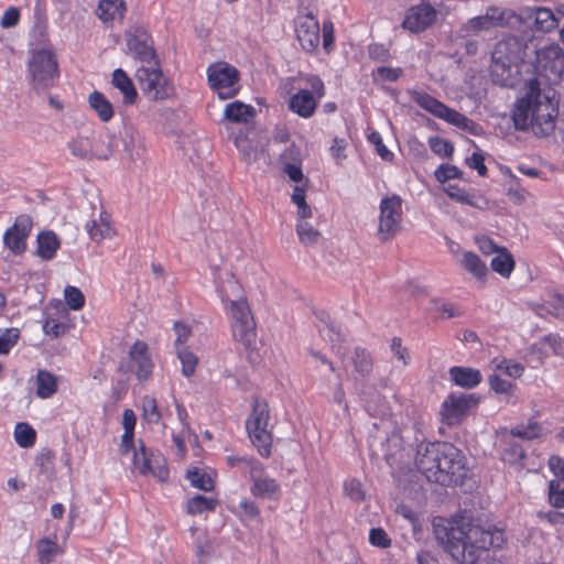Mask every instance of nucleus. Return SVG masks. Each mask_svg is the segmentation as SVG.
<instances>
[{
	"instance_id": "1",
	"label": "nucleus",
	"mask_w": 564,
	"mask_h": 564,
	"mask_svg": "<svg viewBox=\"0 0 564 564\" xmlns=\"http://www.w3.org/2000/svg\"><path fill=\"white\" fill-rule=\"evenodd\" d=\"M433 531L444 551L459 564H478L484 552L501 550L507 543L503 525L462 512L435 519Z\"/></svg>"
},
{
	"instance_id": "2",
	"label": "nucleus",
	"mask_w": 564,
	"mask_h": 564,
	"mask_svg": "<svg viewBox=\"0 0 564 564\" xmlns=\"http://www.w3.org/2000/svg\"><path fill=\"white\" fill-rule=\"evenodd\" d=\"M415 466L429 481L442 486L462 484L468 470L463 452L446 442L419 445Z\"/></svg>"
},
{
	"instance_id": "3",
	"label": "nucleus",
	"mask_w": 564,
	"mask_h": 564,
	"mask_svg": "<svg viewBox=\"0 0 564 564\" xmlns=\"http://www.w3.org/2000/svg\"><path fill=\"white\" fill-rule=\"evenodd\" d=\"M557 108L542 94L538 79H531L523 98L518 100L512 119L519 130L531 129L536 135H549L555 129Z\"/></svg>"
},
{
	"instance_id": "4",
	"label": "nucleus",
	"mask_w": 564,
	"mask_h": 564,
	"mask_svg": "<svg viewBox=\"0 0 564 564\" xmlns=\"http://www.w3.org/2000/svg\"><path fill=\"white\" fill-rule=\"evenodd\" d=\"M228 285L238 295L237 300H230L227 293L221 295V301L228 303V318L232 338L246 349H251L257 343V324L251 307L238 281L231 279Z\"/></svg>"
},
{
	"instance_id": "5",
	"label": "nucleus",
	"mask_w": 564,
	"mask_h": 564,
	"mask_svg": "<svg viewBox=\"0 0 564 564\" xmlns=\"http://www.w3.org/2000/svg\"><path fill=\"white\" fill-rule=\"evenodd\" d=\"M524 52V45L516 36H507L495 45L491 53V73L497 83L505 87L514 85Z\"/></svg>"
},
{
	"instance_id": "6",
	"label": "nucleus",
	"mask_w": 564,
	"mask_h": 564,
	"mask_svg": "<svg viewBox=\"0 0 564 564\" xmlns=\"http://www.w3.org/2000/svg\"><path fill=\"white\" fill-rule=\"evenodd\" d=\"M270 409L265 400L254 399L252 411L246 421V429L252 445L263 458L271 456L272 433L268 430Z\"/></svg>"
},
{
	"instance_id": "7",
	"label": "nucleus",
	"mask_w": 564,
	"mask_h": 564,
	"mask_svg": "<svg viewBox=\"0 0 564 564\" xmlns=\"http://www.w3.org/2000/svg\"><path fill=\"white\" fill-rule=\"evenodd\" d=\"M135 77L142 93L152 101H163L174 97L175 86L162 72L160 61L137 69Z\"/></svg>"
},
{
	"instance_id": "8",
	"label": "nucleus",
	"mask_w": 564,
	"mask_h": 564,
	"mask_svg": "<svg viewBox=\"0 0 564 564\" xmlns=\"http://www.w3.org/2000/svg\"><path fill=\"white\" fill-rule=\"evenodd\" d=\"M410 95L412 100L419 107L432 113L436 118L442 119L459 129L476 133L475 128L477 124L471 119L458 112L457 110L449 108L444 102L440 101L426 91L412 90Z\"/></svg>"
},
{
	"instance_id": "9",
	"label": "nucleus",
	"mask_w": 564,
	"mask_h": 564,
	"mask_svg": "<svg viewBox=\"0 0 564 564\" xmlns=\"http://www.w3.org/2000/svg\"><path fill=\"white\" fill-rule=\"evenodd\" d=\"M206 74L209 87L219 99H231L240 91V73L234 65L215 62L207 67Z\"/></svg>"
},
{
	"instance_id": "10",
	"label": "nucleus",
	"mask_w": 564,
	"mask_h": 564,
	"mask_svg": "<svg viewBox=\"0 0 564 564\" xmlns=\"http://www.w3.org/2000/svg\"><path fill=\"white\" fill-rule=\"evenodd\" d=\"M34 90H46L55 85L58 78V63L54 53L50 50H37L31 55L28 64Z\"/></svg>"
},
{
	"instance_id": "11",
	"label": "nucleus",
	"mask_w": 564,
	"mask_h": 564,
	"mask_svg": "<svg viewBox=\"0 0 564 564\" xmlns=\"http://www.w3.org/2000/svg\"><path fill=\"white\" fill-rule=\"evenodd\" d=\"M402 198L392 194L384 196L379 205V224L377 235L381 242L394 238L402 228Z\"/></svg>"
},
{
	"instance_id": "12",
	"label": "nucleus",
	"mask_w": 564,
	"mask_h": 564,
	"mask_svg": "<svg viewBox=\"0 0 564 564\" xmlns=\"http://www.w3.org/2000/svg\"><path fill=\"white\" fill-rule=\"evenodd\" d=\"M306 82L311 89H300L290 97L288 102L290 111L304 119L314 116L319 100L326 94L324 82L318 75L308 76Z\"/></svg>"
},
{
	"instance_id": "13",
	"label": "nucleus",
	"mask_w": 564,
	"mask_h": 564,
	"mask_svg": "<svg viewBox=\"0 0 564 564\" xmlns=\"http://www.w3.org/2000/svg\"><path fill=\"white\" fill-rule=\"evenodd\" d=\"M132 467L142 476H153L161 482H166L170 471L166 459L160 451L148 448L142 441L134 448Z\"/></svg>"
},
{
	"instance_id": "14",
	"label": "nucleus",
	"mask_w": 564,
	"mask_h": 564,
	"mask_svg": "<svg viewBox=\"0 0 564 564\" xmlns=\"http://www.w3.org/2000/svg\"><path fill=\"white\" fill-rule=\"evenodd\" d=\"M124 37L127 47L135 59L148 64L159 61L149 29L135 25L126 32Z\"/></svg>"
},
{
	"instance_id": "15",
	"label": "nucleus",
	"mask_w": 564,
	"mask_h": 564,
	"mask_svg": "<svg viewBox=\"0 0 564 564\" xmlns=\"http://www.w3.org/2000/svg\"><path fill=\"white\" fill-rule=\"evenodd\" d=\"M478 399L474 394L453 392L443 401L440 415L442 423L454 426L462 423L471 408L476 406Z\"/></svg>"
},
{
	"instance_id": "16",
	"label": "nucleus",
	"mask_w": 564,
	"mask_h": 564,
	"mask_svg": "<svg viewBox=\"0 0 564 564\" xmlns=\"http://www.w3.org/2000/svg\"><path fill=\"white\" fill-rule=\"evenodd\" d=\"M72 155L82 160H107L111 149L102 138L77 135L67 143Z\"/></svg>"
},
{
	"instance_id": "17",
	"label": "nucleus",
	"mask_w": 564,
	"mask_h": 564,
	"mask_svg": "<svg viewBox=\"0 0 564 564\" xmlns=\"http://www.w3.org/2000/svg\"><path fill=\"white\" fill-rule=\"evenodd\" d=\"M33 227L32 218L22 214L15 217L14 223L3 234V245L13 254H22L28 247L26 240Z\"/></svg>"
},
{
	"instance_id": "18",
	"label": "nucleus",
	"mask_w": 564,
	"mask_h": 564,
	"mask_svg": "<svg viewBox=\"0 0 564 564\" xmlns=\"http://www.w3.org/2000/svg\"><path fill=\"white\" fill-rule=\"evenodd\" d=\"M252 473L249 475L252 482L250 492L253 497L268 500H280L282 489L276 479L264 474L261 463H252Z\"/></svg>"
},
{
	"instance_id": "19",
	"label": "nucleus",
	"mask_w": 564,
	"mask_h": 564,
	"mask_svg": "<svg viewBox=\"0 0 564 564\" xmlns=\"http://www.w3.org/2000/svg\"><path fill=\"white\" fill-rule=\"evenodd\" d=\"M128 356L130 359L129 368L137 379L140 382L150 380L154 370V361L149 345L144 340H135L130 347Z\"/></svg>"
},
{
	"instance_id": "20",
	"label": "nucleus",
	"mask_w": 564,
	"mask_h": 564,
	"mask_svg": "<svg viewBox=\"0 0 564 564\" xmlns=\"http://www.w3.org/2000/svg\"><path fill=\"white\" fill-rule=\"evenodd\" d=\"M437 19L435 8L426 3L412 6L406 10L402 26L412 33H421L431 28Z\"/></svg>"
},
{
	"instance_id": "21",
	"label": "nucleus",
	"mask_w": 564,
	"mask_h": 564,
	"mask_svg": "<svg viewBox=\"0 0 564 564\" xmlns=\"http://www.w3.org/2000/svg\"><path fill=\"white\" fill-rule=\"evenodd\" d=\"M295 33L305 52L314 53L318 48L321 26L313 14L307 13L297 18Z\"/></svg>"
},
{
	"instance_id": "22",
	"label": "nucleus",
	"mask_w": 564,
	"mask_h": 564,
	"mask_svg": "<svg viewBox=\"0 0 564 564\" xmlns=\"http://www.w3.org/2000/svg\"><path fill=\"white\" fill-rule=\"evenodd\" d=\"M257 110L252 105L235 100L227 104L224 108L223 120L229 123L242 124L245 127L254 126Z\"/></svg>"
},
{
	"instance_id": "23",
	"label": "nucleus",
	"mask_w": 564,
	"mask_h": 564,
	"mask_svg": "<svg viewBox=\"0 0 564 564\" xmlns=\"http://www.w3.org/2000/svg\"><path fill=\"white\" fill-rule=\"evenodd\" d=\"M55 313L47 312L43 321V332L52 338H59L68 329L69 314L61 302L52 304Z\"/></svg>"
},
{
	"instance_id": "24",
	"label": "nucleus",
	"mask_w": 564,
	"mask_h": 564,
	"mask_svg": "<svg viewBox=\"0 0 564 564\" xmlns=\"http://www.w3.org/2000/svg\"><path fill=\"white\" fill-rule=\"evenodd\" d=\"M85 230L89 238L97 243L105 239H111L117 235L111 215L106 210L100 212L98 219L87 221Z\"/></svg>"
},
{
	"instance_id": "25",
	"label": "nucleus",
	"mask_w": 564,
	"mask_h": 564,
	"mask_svg": "<svg viewBox=\"0 0 564 564\" xmlns=\"http://www.w3.org/2000/svg\"><path fill=\"white\" fill-rule=\"evenodd\" d=\"M127 12L124 0H100L98 2L96 14L105 23L111 24L113 21H123Z\"/></svg>"
},
{
	"instance_id": "26",
	"label": "nucleus",
	"mask_w": 564,
	"mask_h": 564,
	"mask_svg": "<svg viewBox=\"0 0 564 564\" xmlns=\"http://www.w3.org/2000/svg\"><path fill=\"white\" fill-rule=\"evenodd\" d=\"M111 85L122 94V102L127 106L135 104L138 91L132 79L122 68H116L111 75Z\"/></svg>"
},
{
	"instance_id": "27",
	"label": "nucleus",
	"mask_w": 564,
	"mask_h": 564,
	"mask_svg": "<svg viewBox=\"0 0 564 564\" xmlns=\"http://www.w3.org/2000/svg\"><path fill=\"white\" fill-rule=\"evenodd\" d=\"M35 392L40 399H50L58 390V377L46 369H39L35 376Z\"/></svg>"
},
{
	"instance_id": "28",
	"label": "nucleus",
	"mask_w": 564,
	"mask_h": 564,
	"mask_svg": "<svg viewBox=\"0 0 564 564\" xmlns=\"http://www.w3.org/2000/svg\"><path fill=\"white\" fill-rule=\"evenodd\" d=\"M37 256L45 261H50L55 258L57 250L61 247V240L54 231H42L36 238Z\"/></svg>"
},
{
	"instance_id": "29",
	"label": "nucleus",
	"mask_w": 564,
	"mask_h": 564,
	"mask_svg": "<svg viewBox=\"0 0 564 564\" xmlns=\"http://www.w3.org/2000/svg\"><path fill=\"white\" fill-rule=\"evenodd\" d=\"M528 18L533 20L532 29L535 32L547 33L557 26V19L549 8H533Z\"/></svg>"
},
{
	"instance_id": "30",
	"label": "nucleus",
	"mask_w": 564,
	"mask_h": 564,
	"mask_svg": "<svg viewBox=\"0 0 564 564\" xmlns=\"http://www.w3.org/2000/svg\"><path fill=\"white\" fill-rule=\"evenodd\" d=\"M462 267L470 273L480 284L485 285L488 275V268L480 257L473 252L466 251L460 259Z\"/></svg>"
},
{
	"instance_id": "31",
	"label": "nucleus",
	"mask_w": 564,
	"mask_h": 564,
	"mask_svg": "<svg viewBox=\"0 0 564 564\" xmlns=\"http://www.w3.org/2000/svg\"><path fill=\"white\" fill-rule=\"evenodd\" d=\"M452 381L459 387L471 389L481 382L479 370L468 367L454 366L449 369Z\"/></svg>"
},
{
	"instance_id": "32",
	"label": "nucleus",
	"mask_w": 564,
	"mask_h": 564,
	"mask_svg": "<svg viewBox=\"0 0 564 564\" xmlns=\"http://www.w3.org/2000/svg\"><path fill=\"white\" fill-rule=\"evenodd\" d=\"M87 101L100 121L109 122L113 118V106L102 93L94 90L89 94Z\"/></svg>"
},
{
	"instance_id": "33",
	"label": "nucleus",
	"mask_w": 564,
	"mask_h": 564,
	"mask_svg": "<svg viewBox=\"0 0 564 564\" xmlns=\"http://www.w3.org/2000/svg\"><path fill=\"white\" fill-rule=\"evenodd\" d=\"M490 267L496 273L508 279L516 268V261L511 252L506 247H501L491 259Z\"/></svg>"
},
{
	"instance_id": "34",
	"label": "nucleus",
	"mask_w": 564,
	"mask_h": 564,
	"mask_svg": "<svg viewBox=\"0 0 564 564\" xmlns=\"http://www.w3.org/2000/svg\"><path fill=\"white\" fill-rule=\"evenodd\" d=\"M37 561L40 564H51L54 558L63 553L55 539L43 538L40 539L36 544Z\"/></svg>"
},
{
	"instance_id": "35",
	"label": "nucleus",
	"mask_w": 564,
	"mask_h": 564,
	"mask_svg": "<svg viewBox=\"0 0 564 564\" xmlns=\"http://www.w3.org/2000/svg\"><path fill=\"white\" fill-rule=\"evenodd\" d=\"M218 499L195 495L186 502V512L192 516L202 514L204 512H214L217 508Z\"/></svg>"
},
{
	"instance_id": "36",
	"label": "nucleus",
	"mask_w": 564,
	"mask_h": 564,
	"mask_svg": "<svg viewBox=\"0 0 564 564\" xmlns=\"http://www.w3.org/2000/svg\"><path fill=\"white\" fill-rule=\"evenodd\" d=\"M487 9L495 28H507L520 22V17L511 9L495 6Z\"/></svg>"
},
{
	"instance_id": "37",
	"label": "nucleus",
	"mask_w": 564,
	"mask_h": 564,
	"mask_svg": "<svg viewBox=\"0 0 564 564\" xmlns=\"http://www.w3.org/2000/svg\"><path fill=\"white\" fill-rule=\"evenodd\" d=\"M216 474L206 473L202 469L194 468L187 471V479L194 488L203 491H213L215 489Z\"/></svg>"
},
{
	"instance_id": "38",
	"label": "nucleus",
	"mask_w": 564,
	"mask_h": 564,
	"mask_svg": "<svg viewBox=\"0 0 564 564\" xmlns=\"http://www.w3.org/2000/svg\"><path fill=\"white\" fill-rule=\"evenodd\" d=\"M175 352L182 366V375L186 378L193 377L198 366V357L192 351L189 346L176 348Z\"/></svg>"
},
{
	"instance_id": "39",
	"label": "nucleus",
	"mask_w": 564,
	"mask_h": 564,
	"mask_svg": "<svg viewBox=\"0 0 564 564\" xmlns=\"http://www.w3.org/2000/svg\"><path fill=\"white\" fill-rule=\"evenodd\" d=\"M402 443V437L397 433L387 438L388 449L384 453V459L390 466L395 465L403 458L404 447Z\"/></svg>"
},
{
	"instance_id": "40",
	"label": "nucleus",
	"mask_w": 564,
	"mask_h": 564,
	"mask_svg": "<svg viewBox=\"0 0 564 564\" xmlns=\"http://www.w3.org/2000/svg\"><path fill=\"white\" fill-rule=\"evenodd\" d=\"M13 435L17 444L22 448L32 447L36 442L35 430L25 422L17 423Z\"/></svg>"
},
{
	"instance_id": "41",
	"label": "nucleus",
	"mask_w": 564,
	"mask_h": 564,
	"mask_svg": "<svg viewBox=\"0 0 564 564\" xmlns=\"http://www.w3.org/2000/svg\"><path fill=\"white\" fill-rule=\"evenodd\" d=\"M291 200L297 207V216L301 219H307L312 217V208L306 203V185H296L293 188Z\"/></svg>"
},
{
	"instance_id": "42",
	"label": "nucleus",
	"mask_w": 564,
	"mask_h": 564,
	"mask_svg": "<svg viewBox=\"0 0 564 564\" xmlns=\"http://www.w3.org/2000/svg\"><path fill=\"white\" fill-rule=\"evenodd\" d=\"M254 130V126L246 127L245 129H240L234 137V144L242 154V156L247 160L251 158V154L254 150L253 143L249 138V132Z\"/></svg>"
},
{
	"instance_id": "43",
	"label": "nucleus",
	"mask_w": 564,
	"mask_h": 564,
	"mask_svg": "<svg viewBox=\"0 0 564 564\" xmlns=\"http://www.w3.org/2000/svg\"><path fill=\"white\" fill-rule=\"evenodd\" d=\"M296 234L300 241L306 246L317 243L321 238V232L314 229L313 226L306 221V219L301 218L296 224Z\"/></svg>"
},
{
	"instance_id": "44",
	"label": "nucleus",
	"mask_w": 564,
	"mask_h": 564,
	"mask_svg": "<svg viewBox=\"0 0 564 564\" xmlns=\"http://www.w3.org/2000/svg\"><path fill=\"white\" fill-rule=\"evenodd\" d=\"M496 365V369L503 372L506 376L511 377L513 379H518L524 373V366L513 359L501 358L494 359Z\"/></svg>"
},
{
	"instance_id": "45",
	"label": "nucleus",
	"mask_w": 564,
	"mask_h": 564,
	"mask_svg": "<svg viewBox=\"0 0 564 564\" xmlns=\"http://www.w3.org/2000/svg\"><path fill=\"white\" fill-rule=\"evenodd\" d=\"M355 370L361 376H367L372 370V357L366 349L357 347L352 357Z\"/></svg>"
},
{
	"instance_id": "46",
	"label": "nucleus",
	"mask_w": 564,
	"mask_h": 564,
	"mask_svg": "<svg viewBox=\"0 0 564 564\" xmlns=\"http://www.w3.org/2000/svg\"><path fill=\"white\" fill-rule=\"evenodd\" d=\"M142 416L151 424H158L161 421L162 415L154 397L144 395L142 398Z\"/></svg>"
},
{
	"instance_id": "47",
	"label": "nucleus",
	"mask_w": 564,
	"mask_h": 564,
	"mask_svg": "<svg viewBox=\"0 0 564 564\" xmlns=\"http://www.w3.org/2000/svg\"><path fill=\"white\" fill-rule=\"evenodd\" d=\"M319 323L317 324V329L319 335L326 340L332 343L333 345L339 340V333L335 329L334 325L330 322V317L326 313H321L318 315Z\"/></svg>"
},
{
	"instance_id": "48",
	"label": "nucleus",
	"mask_w": 564,
	"mask_h": 564,
	"mask_svg": "<svg viewBox=\"0 0 564 564\" xmlns=\"http://www.w3.org/2000/svg\"><path fill=\"white\" fill-rule=\"evenodd\" d=\"M492 28H495V26H494V23L491 22L490 14H489L488 9H487L485 14L478 15V17H474V18L469 19L464 24L463 29L467 33L476 34V33H478L480 31H488V30H490Z\"/></svg>"
},
{
	"instance_id": "49",
	"label": "nucleus",
	"mask_w": 564,
	"mask_h": 564,
	"mask_svg": "<svg viewBox=\"0 0 564 564\" xmlns=\"http://www.w3.org/2000/svg\"><path fill=\"white\" fill-rule=\"evenodd\" d=\"M542 426L539 422L530 420L527 424H520L512 429L511 434L523 438L533 440L541 435Z\"/></svg>"
},
{
	"instance_id": "50",
	"label": "nucleus",
	"mask_w": 564,
	"mask_h": 564,
	"mask_svg": "<svg viewBox=\"0 0 564 564\" xmlns=\"http://www.w3.org/2000/svg\"><path fill=\"white\" fill-rule=\"evenodd\" d=\"M431 151L440 158H451L454 153V145L451 141L438 135L429 139Z\"/></svg>"
},
{
	"instance_id": "51",
	"label": "nucleus",
	"mask_w": 564,
	"mask_h": 564,
	"mask_svg": "<svg viewBox=\"0 0 564 564\" xmlns=\"http://www.w3.org/2000/svg\"><path fill=\"white\" fill-rule=\"evenodd\" d=\"M20 338V329L15 327L6 328L0 333V355H8L17 345Z\"/></svg>"
},
{
	"instance_id": "52",
	"label": "nucleus",
	"mask_w": 564,
	"mask_h": 564,
	"mask_svg": "<svg viewBox=\"0 0 564 564\" xmlns=\"http://www.w3.org/2000/svg\"><path fill=\"white\" fill-rule=\"evenodd\" d=\"M64 299L73 311H78L85 305V296L77 286L67 285L64 290Z\"/></svg>"
},
{
	"instance_id": "53",
	"label": "nucleus",
	"mask_w": 564,
	"mask_h": 564,
	"mask_svg": "<svg viewBox=\"0 0 564 564\" xmlns=\"http://www.w3.org/2000/svg\"><path fill=\"white\" fill-rule=\"evenodd\" d=\"M489 387L497 394H511L514 392L517 386L511 381L502 379L498 375H491L488 378Z\"/></svg>"
},
{
	"instance_id": "54",
	"label": "nucleus",
	"mask_w": 564,
	"mask_h": 564,
	"mask_svg": "<svg viewBox=\"0 0 564 564\" xmlns=\"http://www.w3.org/2000/svg\"><path fill=\"white\" fill-rule=\"evenodd\" d=\"M173 330L175 332V340L174 348L187 347V341L192 336V327L183 322H175L173 325Z\"/></svg>"
},
{
	"instance_id": "55",
	"label": "nucleus",
	"mask_w": 564,
	"mask_h": 564,
	"mask_svg": "<svg viewBox=\"0 0 564 564\" xmlns=\"http://www.w3.org/2000/svg\"><path fill=\"white\" fill-rule=\"evenodd\" d=\"M549 502L557 509L564 508V489L557 479L549 482Z\"/></svg>"
},
{
	"instance_id": "56",
	"label": "nucleus",
	"mask_w": 564,
	"mask_h": 564,
	"mask_svg": "<svg viewBox=\"0 0 564 564\" xmlns=\"http://www.w3.org/2000/svg\"><path fill=\"white\" fill-rule=\"evenodd\" d=\"M434 176L440 183H445L449 180L459 178L462 176V171L455 165L441 164L435 170Z\"/></svg>"
},
{
	"instance_id": "57",
	"label": "nucleus",
	"mask_w": 564,
	"mask_h": 564,
	"mask_svg": "<svg viewBox=\"0 0 564 564\" xmlns=\"http://www.w3.org/2000/svg\"><path fill=\"white\" fill-rule=\"evenodd\" d=\"M345 494L354 501L360 502L365 499V491L360 480L356 478L348 479L344 484Z\"/></svg>"
},
{
	"instance_id": "58",
	"label": "nucleus",
	"mask_w": 564,
	"mask_h": 564,
	"mask_svg": "<svg viewBox=\"0 0 564 564\" xmlns=\"http://www.w3.org/2000/svg\"><path fill=\"white\" fill-rule=\"evenodd\" d=\"M445 192L448 195V197L455 202L467 204L470 206L475 205L474 196H471L469 193H467L465 189L460 188L457 185L449 184L445 188Z\"/></svg>"
},
{
	"instance_id": "59",
	"label": "nucleus",
	"mask_w": 564,
	"mask_h": 564,
	"mask_svg": "<svg viewBox=\"0 0 564 564\" xmlns=\"http://www.w3.org/2000/svg\"><path fill=\"white\" fill-rule=\"evenodd\" d=\"M369 542L372 546L388 549L391 546V539L382 528H372L369 532Z\"/></svg>"
},
{
	"instance_id": "60",
	"label": "nucleus",
	"mask_w": 564,
	"mask_h": 564,
	"mask_svg": "<svg viewBox=\"0 0 564 564\" xmlns=\"http://www.w3.org/2000/svg\"><path fill=\"white\" fill-rule=\"evenodd\" d=\"M347 147V141L343 138H334L333 143L329 148V152L332 158L336 161L338 165H340L344 160H346L347 155L345 153Z\"/></svg>"
},
{
	"instance_id": "61",
	"label": "nucleus",
	"mask_w": 564,
	"mask_h": 564,
	"mask_svg": "<svg viewBox=\"0 0 564 564\" xmlns=\"http://www.w3.org/2000/svg\"><path fill=\"white\" fill-rule=\"evenodd\" d=\"M55 454L52 449H42L35 457V464L43 473L53 469Z\"/></svg>"
},
{
	"instance_id": "62",
	"label": "nucleus",
	"mask_w": 564,
	"mask_h": 564,
	"mask_svg": "<svg viewBox=\"0 0 564 564\" xmlns=\"http://www.w3.org/2000/svg\"><path fill=\"white\" fill-rule=\"evenodd\" d=\"M323 47L324 50L329 53L333 50V45L335 42V28L332 20H325L323 22Z\"/></svg>"
},
{
	"instance_id": "63",
	"label": "nucleus",
	"mask_w": 564,
	"mask_h": 564,
	"mask_svg": "<svg viewBox=\"0 0 564 564\" xmlns=\"http://www.w3.org/2000/svg\"><path fill=\"white\" fill-rule=\"evenodd\" d=\"M466 164L469 169L476 170L480 176H486L488 169L485 164V158L479 152H474L469 158L466 159Z\"/></svg>"
},
{
	"instance_id": "64",
	"label": "nucleus",
	"mask_w": 564,
	"mask_h": 564,
	"mask_svg": "<svg viewBox=\"0 0 564 564\" xmlns=\"http://www.w3.org/2000/svg\"><path fill=\"white\" fill-rule=\"evenodd\" d=\"M547 466L558 481L564 482V459L558 455H552L547 460Z\"/></svg>"
}]
</instances>
